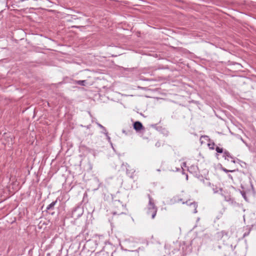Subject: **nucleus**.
I'll use <instances>...</instances> for the list:
<instances>
[{"instance_id": "f257e3e1", "label": "nucleus", "mask_w": 256, "mask_h": 256, "mask_svg": "<svg viewBox=\"0 0 256 256\" xmlns=\"http://www.w3.org/2000/svg\"><path fill=\"white\" fill-rule=\"evenodd\" d=\"M148 196L149 199V202L148 205L147 214L148 215H150L152 218L154 219L156 214L158 208L153 202L152 198L150 194H148Z\"/></svg>"}, {"instance_id": "f03ea898", "label": "nucleus", "mask_w": 256, "mask_h": 256, "mask_svg": "<svg viewBox=\"0 0 256 256\" xmlns=\"http://www.w3.org/2000/svg\"><path fill=\"white\" fill-rule=\"evenodd\" d=\"M183 204H186L188 206H190L192 208V211L194 213L196 214L197 212V208H198V204L197 202H188V200L186 201V202H184Z\"/></svg>"}, {"instance_id": "7ed1b4c3", "label": "nucleus", "mask_w": 256, "mask_h": 256, "mask_svg": "<svg viewBox=\"0 0 256 256\" xmlns=\"http://www.w3.org/2000/svg\"><path fill=\"white\" fill-rule=\"evenodd\" d=\"M134 128L136 130L139 131L144 128V126L140 122L137 121L134 122Z\"/></svg>"}, {"instance_id": "20e7f679", "label": "nucleus", "mask_w": 256, "mask_h": 256, "mask_svg": "<svg viewBox=\"0 0 256 256\" xmlns=\"http://www.w3.org/2000/svg\"><path fill=\"white\" fill-rule=\"evenodd\" d=\"M56 203L57 200H56L55 201L52 202V203L48 204L46 208V211L47 212H50V210H54V206Z\"/></svg>"}, {"instance_id": "39448f33", "label": "nucleus", "mask_w": 256, "mask_h": 256, "mask_svg": "<svg viewBox=\"0 0 256 256\" xmlns=\"http://www.w3.org/2000/svg\"><path fill=\"white\" fill-rule=\"evenodd\" d=\"M223 157L225 160H228V158H230L231 159H234V157L232 156L230 153L226 150H224L223 152Z\"/></svg>"}, {"instance_id": "423d86ee", "label": "nucleus", "mask_w": 256, "mask_h": 256, "mask_svg": "<svg viewBox=\"0 0 256 256\" xmlns=\"http://www.w3.org/2000/svg\"><path fill=\"white\" fill-rule=\"evenodd\" d=\"M86 82L85 80H76L74 82L75 84H77L80 86H86Z\"/></svg>"}, {"instance_id": "0eeeda50", "label": "nucleus", "mask_w": 256, "mask_h": 256, "mask_svg": "<svg viewBox=\"0 0 256 256\" xmlns=\"http://www.w3.org/2000/svg\"><path fill=\"white\" fill-rule=\"evenodd\" d=\"M214 192L216 193H222V188H213Z\"/></svg>"}, {"instance_id": "6e6552de", "label": "nucleus", "mask_w": 256, "mask_h": 256, "mask_svg": "<svg viewBox=\"0 0 256 256\" xmlns=\"http://www.w3.org/2000/svg\"><path fill=\"white\" fill-rule=\"evenodd\" d=\"M240 192L245 200L248 202V200L246 196V192L244 191H240Z\"/></svg>"}, {"instance_id": "1a4fd4ad", "label": "nucleus", "mask_w": 256, "mask_h": 256, "mask_svg": "<svg viewBox=\"0 0 256 256\" xmlns=\"http://www.w3.org/2000/svg\"><path fill=\"white\" fill-rule=\"evenodd\" d=\"M216 150L218 153L222 154L224 152V150L222 148H220V147L216 146Z\"/></svg>"}, {"instance_id": "9d476101", "label": "nucleus", "mask_w": 256, "mask_h": 256, "mask_svg": "<svg viewBox=\"0 0 256 256\" xmlns=\"http://www.w3.org/2000/svg\"><path fill=\"white\" fill-rule=\"evenodd\" d=\"M220 194L224 197V200L226 201L230 202L231 200V198L230 196H224L222 193H220Z\"/></svg>"}, {"instance_id": "9b49d317", "label": "nucleus", "mask_w": 256, "mask_h": 256, "mask_svg": "<svg viewBox=\"0 0 256 256\" xmlns=\"http://www.w3.org/2000/svg\"><path fill=\"white\" fill-rule=\"evenodd\" d=\"M98 126L100 128V129L102 130H103L102 132L104 134V132H107L106 128L104 126H102L101 124L98 123Z\"/></svg>"}, {"instance_id": "f8f14e48", "label": "nucleus", "mask_w": 256, "mask_h": 256, "mask_svg": "<svg viewBox=\"0 0 256 256\" xmlns=\"http://www.w3.org/2000/svg\"><path fill=\"white\" fill-rule=\"evenodd\" d=\"M214 145H215V144H214V142H212V143H210L208 144V146L209 148L211 150H214Z\"/></svg>"}, {"instance_id": "ddd939ff", "label": "nucleus", "mask_w": 256, "mask_h": 256, "mask_svg": "<svg viewBox=\"0 0 256 256\" xmlns=\"http://www.w3.org/2000/svg\"><path fill=\"white\" fill-rule=\"evenodd\" d=\"M112 214L113 215H116V214L120 215L121 214H123L124 212H120V211H113L112 212Z\"/></svg>"}, {"instance_id": "4468645a", "label": "nucleus", "mask_w": 256, "mask_h": 256, "mask_svg": "<svg viewBox=\"0 0 256 256\" xmlns=\"http://www.w3.org/2000/svg\"><path fill=\"white\" fill-rule=\"evenodd\" d=\"M222 170L224 172H226V173L228 172H234L235 171L234 170H227V169H226V168H222Z\"/></svg>"}, {"instance_id": "2eb2a0df", "label": "nucleus", "mask_w": 256, "mask_h": 256, "mask_svg": "<svg viewBox=\"0 0 256 256\" xmlns=\"http://www.w3.org/2000/svg\"><path fill=\"white\" fill-rule=\"evenodd\" d=\"M122 132L124 134H126V135H128V134H130V131H128V132H126V130H122Z\"/></svg>"}, {"instance_id": "dca6fc26", "label": "nucleus", "mask_w": 256, "mask_h": 256, "mask_svg": "<svg viewBox=\"0 0 256 256\" xmlns=\"http://www.w3.org/2000/svg\"><path fill=\"white\" fill-rule=\"evenodd\" d=\"M104 134L106 136L107 138V139L110 142V137L108 135V132H104Z\"/></svg>"}, {"instance_id": "f3484780", "label": "nucleus", "mask_w": 256, "mask_h": 256, "mask_svg": "<svg viewBox=\"0 0 256 256\" xmlns=\"http://www.w3.org/2000/svg\"><path fill=\"white\" fill-rule=\"evenodd\" d=\"M232 162L235 164L236 162V160H234V159H232Z\"/></svg>"}, {"instance_id": "a211bd4d", "label": "nucleus", "mask_w": 256, "mask_h": 256, "mask_svg": "<svg viewBox=\"0 0 256 256\" xmlns=\"http://www.w3.org/2000/svg\"><path fill=\"white\" fill-rule=\"evenodd\" d=\"M240 140H241L244 144H246L245 142L244 141V140H243V138H240Z\"/></svg>"}, {"instance_id": "6ab92c4d", "label": "nucleus", "mask_w": 256, "mask_h": 256, "mask_svg": "<svg viewBox=\"0 0 256 256\" xmlns=\"http://www.w3.org/2000/svg\"><path fill=\"white\" fill-rule=\"evenodd\" d=\"M228 177H229L231 179H232V176L230 174H229V175H228Z\"/></svg>"}, {"instance_id": "aec40b11", "label": "nucleus", "mask_w": 256, "mask_h": 256, "mask_svg": "<svg viewBox=\"0 0 256 256\" xmlns=\"http://www.w3.org/2000/svg\"><path fill=\"white\" fill-rule=\"evenodd\" d=\"M118 205L120 206V207H122V205L121 204H120V202H118Z\"/></svg>"}, {"instance_id": "412c9836", "label": "nucleus", "mask_w": 256, "mask_h": 256, "mask_svg": "<svg viewBox=\"0 0 256 256\" xmlns=\"http://www.w3.org/2000/svg\"><path fill=\"white\" fill-rule=\"evenodd\" d=\"M156 146H158L159 145H158V143H156Z\"/></svg>"}, {"instance_id": "4be33fe9", "label": "nucleus", "mask_w": 256, "mask_h": 256, "mask_svg": "<svg viewBox=\"0 0 256 256\" xmlns=\"http://www.w3.org/2000/svg\"><path fill=\"white\" fill-rule=\"evenodd\" d=\"M202 180L203 182H204V179L202 178Z\"/></svg>"}, {"instance_id": "5701e85b", "label": "nucleus", "mask_w": 256, "mask_h": 256, "mask_svg": "<svg viewBox=\"0 0 256 256\" xmlns=\"http://www.w3.org/2000/svg\"><path fill=\"white\" fill-rule=\"evenodd\" d=\"M72 27L73 28H78V26H73Z\"/></svg>"}, {"instance_id": "b1692460", "label": "nucleus", "mask_w": 256, "mask_h": 256, "mask_svg": "<svg viewBox=\"0 0 256 256\" xmlns=\"http://www.w3.org/2000/svg\"><path fill=\"white\" fill-rule=\"evenodd\" d=\"M157 171H158V172H160V169H158V170H157Z\"/></svg>"}, {"instance_id": "393cba45", "label": "nucleus", "mask_w": 256, "mask_h": 256, "mask_svg": "<svg viewBox=\"0 0 256 256\" xmlns=\"http://www.w3.org/2000/svg\"><path fill=\"white\" fill-rule=\"evenodd\" d=\"M208 185L210 184V182H208Z\"/></svg>"}, {"instance_id": "a878e982", "label": "nucleus", "mask_w": 256, "mask_h": 256, "mask_svg": "<svg viewBox=\"0 0 256 256\" xmlns=\"http://www.w3.org/2000/svg\"><path fill=\"white\" fill-rule=\"evenodd\" d=\"M126 172L128 174V170L126 168Z\"/></svg>"}, {"instance_id": "bb28decb", "label": "nucleus", "mask_w": 256, "mask_h": 256, "mask_svg": "<svg viewBox=\"0 0 256 256\" xmlns=\"http://www.w3.org/2000/svg\"><path fill=\"white\" fill-rule=\"evenodd\" d=\"M204 137L208 138V136H204Z\"/></svg>"}]
</instances>
